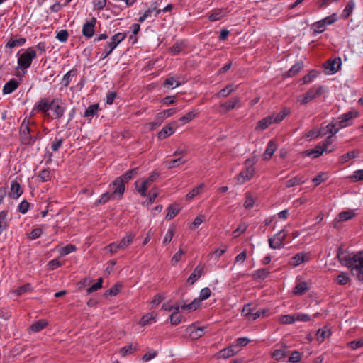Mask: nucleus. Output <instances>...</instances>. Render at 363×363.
I'll list each match as a JSON object with an SVG mask.
<instances>
[{
  "label": "nucleus",
  "instance_id": "obj_1",
  "mask_svg": "<svg viewBox=\"0 0 363 363\" xmlns=\"http://www.w3.org/2000/svg\"><path fill=\"white\" fill-rule=\"evenodd\" d=\"M59 99H54L49 101L48 99H40L35 106L38 111L44 114V116L51 119H60L64 115L65 108L59 104Z\"/></svg>",
  "mask_w": 363,
  "mask_h": 363
},
{
  "label": "nucleus",
  "instance_id": "obj_2",
  "mask_svg": "<svg viewBox=\"0 0 363 363\" xmlns=\"http://www.w3.org/2000/svg\"><path fill=\"white\" fill-rule=\"evenodd\" d=\"M340 262L350 268L352 274L359 281H363V254L359 252L352 257L344 255L340 251L337 255Z\"/></svg>",
  "mask_w": 363,
  "mask_h": 363
},
{
  "label": "nucleus",
  "instance_id": "obj_3",
  "mask_svg": "<svg viewBox=\"0 0 363 363\" xmlns=\"http://www.w3.org/2000/svg\"><path fill=\"white\" fill-rule=\"evenodd\" d=\"M257 162L255 157L248 159L245 162V168L236 176L238 184H242L250 180L255 174L254 165Z\"/></svg>",
  "mask_w": 363,
  "mask_h": 363
},
{
  "label": "nucleus",
  "instance_id": "obj_4",
  "mask_svg": "<svg viewBox=\"0 0 363 363\" xmlns=\"http://www.w3.org/2000/svg\"><path fill=\"white\" fill-rule=\"evenodd\" d=\"M325 91V88L324 86L318 85L314 86L310 89H308L305 94H303L298 99V101H300L301 104L305 105L310 101L315 99L316 97L320 96Z\"/></svg>",
  "mask_w": 363,
  "mask_h": 363
},
{
  "label": "nucleus",
  "instance_id": "obj_5",
  "mask_svg": "<svg viewBox=\"0 0 363 363\" xmlns=\"http://www.w3.org/2000/svg\"><path fill=\"white\" fill-rule=\"evenodd\" d=\"M36 57V52L33 48H28L18 59V65L22 69L28 68L33 59Z\"/></svg>",
  "mask_w": 363,
  "mask_h": 363
},
{
  "label": "nucleus",
  "instance_id": "obj_6",
  "mask_svg": "<svg viewBox=\"0 0 363 363\" xmlns=\"http://www.w3.org/2000/svg\"><path fill=\"white\" fill-rule=\"evenodd\" d=\"M159 173L157 172H152L150 174L147 179L143 181L141 183V185L138 186V181H136L135 182V186L137 189V191L140 194L141 196L145 197L147 195V190L148 187L155 182L157 180V179L159 177Z\"/></svg>",
  "mask_w": 363,
  "mask_h": 363
},
{
  "label": "nucleus",
  "instance_id": "obj_7",
  "mask_svg": "<svg viewBox=\"0 0 363 363\" xmlns=\"http://www.w3.org/2000/svg\"><path fill=\"white\" fill-rule=\"evenodd\" d=\"M29 121L24 119L20 128L21 140L23 144L30 145L35 141V138L30 135Z\"/></svg>",
  "mask_w": 363,
  "mask_h": 363
},
{
  "label": "nucleus",
  "instance_id": "obj_8",
  "mask_svg": "<svg viewBox=\"0 0 363 363\" xmlns=\"http://www.w3.org/2000/svg\"><path fill=\"white\" fill-rule=\"evenodd\" d=\"M200 306V301L199 299H194L190 303H186L184 301L182 303H177V304L171 306L172 310H174L173 313H179V308L187 311H195Z\"/></svg>",
  "mask_w": 363,
  "mask_h": 363
},
{
  "label": "nucleus",
  "instance_id": "obj_9",
  "mask_svg": "<svg viewBox=\"0 0 363 363\" xmlns=\"http://www.w3.org/2000/svg\"><path fill=\"white\" fill-rule=\"evenodd\" d=\"M286 233L284 230H280L273 238H269V245L272 249H278L284 245V241L286 238Z\"/></svg>",
  "mask_w": 363,
  "mask_h": 363
},
{
  "label": "nucleus",
  "instance_id": "obj_10",
  "mask_svg": "<svg viewBox=\"0 0 363 363\" xmlns=\"http://www.w3.org/2000/svg\"><path fill=\"white\" fill-rule=\"evenodd\" d=\"M242 106V103L239 97H233L228 101L220 105L223 113H227L235 108H239Z\"/></svg>",
  "mask_w": 363,
  "mask_h": 363
},
{
  "label": "nucleus",
  "instance_id": "obj_11",
  "mask_svg": "<svg viewBox=\"0 0 363 363\" xmlns=\"http://www.w3.org/2000/svg\"><path fill=\"white\" fill-rule=\"evenodd\" d=\"M96 21V18L93 17L89 21L86 22L83 25L82 30L83 35L87 38H90L94 36Z\"/></svg>",
  "mask_w": 363,
  "mask_h": 363
},
{
  "label": "nucleus",
  "instance_id": "obj_12",
  "mask_svg": "<svg viewBox=\"0 0 363 363\" xmlns=\"http://www.w3.org/2000/svg\"><path fill=\"white\" fill-rule=\"evenodd\" d=\"M125 183L119 179V177H117L111 184V186L114 187V190L113 191L112 194L115 198L121 199L123 196L125 186Z\"/></svg>",
  "mask_w": 363,
  "mask_h": 363
},
{
  "label": "nucleus",
  "instance_id": "obj_13",
  "mask_svg": "<svg viewBox=\"0 0 363 363\" xmlns=\"http://www.w3.org/2000/svg\"><path fill=\"white\" fill-rule=\"evenodd\" d=\"M358 116V112L357 111H348L342 114L339 117V127L340 128H345L350 125V121Z\"/></svg>",
  "mask_w": 363,
  "mask_h": 363
},
{
  "label": "nucleus",
  "instance_id": "obj_14",
  "mask_svg": "<svg viewBox=\"0 0 363 363\" xmlns=\"http://www.w3.org/2000/svg\"><path fill=\"white\" fill-rule=\"evenodd\" d=\"M342 61L340 57L329 59L325 64V69L328 70L331 74L337 72L340 68Z\"/></svg>",
  "mask_w": 363,
  "mask_h": 363
},
{
  "label": "nucleus",
  "instance_id": "obj_15",
  "mask_svg": "<svg viewBox=\"0 0 363 363\" xmlns=\"http://www.w3.org/2000/svg\"><path fill=\"white\" fill-rule=\"evenodd\" d=\"M190 338L196 340L203 335V328L201 327H196L194 325H189L186 329Z\"/></svg>",
  "mask_w": 363,
  "mask_h": 363
},
{
  "label": "nucleus",
  "instance_id": "obj_16",
  "mask_svg": "<svg viewBox=\"0 0 363 363\" xmlns=\"http://www.w3.org/2000/svg\"><path fill=\"white\" fill-rule=\"evenodd\" d=\"M331 152L333 151V149L328 150L323 148L320 145H318L313 150H308L303 152L306 156H313L314 158H317L320 156L324 152Z\"/></svg>",
  "mask_w": 363,
  "mask_h": 363
},
{
  "label": "nucleus",
  "instance_id": "obj_17",
  "mask_svg": "<svg viewBox=\"0 0 363 363\" xmlns=\"http://www.w3.org/2000/svg\"><path fill=\"white\" fill-rule=\"evenodd\" d=\"M308 256L304 252H300L292 257L289 262V264L295 267L308 261Z\"/></svg>",
  "mask_w": 363,
  "mask_h": 363
},
{
  "label": "nucleus",
  "instance_id": "obj_18",
  "mask_svg": "<svg viewBox=\"0 0 363 363\" xmlns=\"http://www.w3.org/2000/svg\"><path fill=\"white\" fill-rule=\"evenodd\" d=\"M157 317V314L155 312L148 313L144 315L140 322L139 324L142 326H145L148 325H151L156 322V318Z\"/></svg>",
  "mask_w": 363,
  "mask_h": 363
},
{
  "label": "nucleus",
  "instance_id": "obj_19",
  "mask_svg": "<svg viewBox=\"0 0 363 363\" xmlns=\"http://www.w3.org/2000/svg\"><path fill=\"white\" fill-rule=\"evenodd\" d=\"M174 131L175 128L174 125L170 123L162 128V129L158 133L157 137L160 140H163L172 135Z\"/></svg>",
  "mask_w": 363,
  "mask_h": 363
},
{
  "label": "nucleus",
  "instance_id": "obj_20",
  "mask_svg": "<svg viewBox=\"0 0 363 363\" xmlns=\"http://www.w3.org/2000/svg\"><path fill=\"white\" fill-rule=\"evenodd\" d=\"M277 150V145L274 141L270 140L268 143L267 147L263 154V159L264 160H269L272 158L274 152Z\"/></svg>",
  "mask_w": 363,
  "mask_h": 363
},
{
  "label": "nucleus",
  "instance_id": "obj_21",
  "mask_svg": "<svg viewBox=\"0 0 363 363\" xmlns=\"http://www.w3.org/2000/svg\"><path fill=\"white\" fill-rule=\"evenodd\" d=\"M203 273V266L198 265L194 272L189 277L187 281L190 284H193L198 279H199Z\"/></svg>",
  "mask_w": 363,
  "mask_h": 363
},
{
  "label": "nucleus",
  "instance_id": "obj_22",
  "mask_svg": "<svg viewBox=\"0 0 363 363\" xmlns=\"http://www.w3.org/2000/svg\"><path fill=\"white\" fill-rule=\"evenodd\" d=\"M354 216H355V213H354V211H352V210L340 212L338 214L337 218H335V220H334V226L335 227L336 226V225H335L336 223L348 220L352 218Z\"/></svg>",
  "mask_w": 363,
  "mask_h": 363
},
{
  "label": "nucleus",
  "instance_id": "obj_23",
  "mask_svg": "<svg viewBox=\"0 0 363 363\" xmlns=\"http://www.w3.org/2000/svg\"><path fill=\"white\" fill-rule=\"evenodd\" d=\"M273 124L272 120L270 116H268L262 120L259 121L256 127V131H263L267 129L270 125Z\"/></svg>",
  "mask_w": 363,
  "mask_h": 363
},
{
  "label": "nucleus",
  "instance_id": "obj_24",
  "mask_svg": "<svg viewBox=\"0 0 363 363\" xmlns=\"http://www.w3.org/2000/svg\"><path fill=\"white\" fill-rule=\"evenodd\" d=\"M359 155V150H354L351 152H349L345 155H342L339 158V162L341 164H343L347 162L349 160L357 157Z\"/></svg>",
  "mask_w": 363,
  "mask_h": 363
},
{
  "label": "nucleus",
  "instance_id": "obj_25",
  "mask_svg": "<svg viewBox=\"0 0 363 363\" xmlns=\"http://www.w3.org/2000/svg\"><path fill=\"white\" fill-rule=\"evenodd\" d=\"M23 193V190L21 187V185L16 180H13L11 184V196L13 198L19 197Z\"/></svg>",
  "mask_w": 363,
  "mask_h": 363
},
{
  "label": "nucleus",
  "instance_id": "obj_26",
  "mask_svg": "<svg viewBox=\"0 0 363 363\" xmlns=\"http://www.w3.org/2000/svg\"><path fill=\"white\" fill-rule=\"evenodd\" d=\"M269 274L267 269L262 268L252 272V277L256 281L264 280Z\"/></svg>",
  "mask_w": 363,
  "mask_h": 363
},
{
  "label": "nucleus",
  "instance_id": "obj_27",
  "mask_svg": "<svg viewBox=\"0 0 363 363\" xmlns=\"http://www.w3.org/2000/svg\"><path fill=\"white\" fill-rule=\"evenodd\" d=\"M26 38H10L7 43L6 44V48H9L10 49L14 48L16 47L22 46L26 43Z\"/></svg>",
  "mask_w": 363,
  "mask_h": 363
},
{
  "label": "nucleus",
  "instance_id": "obj_28",
  "mask_svg": "<svg viewBox=\"0 0 363 363\" xmlns=\"http://www.w3.org/2000/svg\"><path fill=\"white\" fill-rule=\"evenodd\" d=\"M18 86V83L15 79H11L6 82L3 88V92L5 94H11Z\"/></svg>",
  "mask_w": 363,
  "mask_h": 363
},
{
  "label": "nucleus",
  "instance_id": "obj_29",
  "mask_svg": "<svg viewBox=\"0 0 363 363\" xmlns=\"http://www.w3.org/2000/svg\"><path fill=\"white\" fill-rule=\"evenodd\" d=\"M138 173V168H133L127 171L125 173L123 174L121 176L118 177L125 184L128 183L130 179H132L135 176H136Z\"/></svg>",
  "mask_w": 363,
  "mask_h": 363
},
{
  "label": "nucleus",
  "instance_id": "obj_30",
  "mask_svg": "<svg viewBox=\"0 0 363 363\" xmlns=\"http://www.w3.org/2000/svg\"><path fill=\"white\" fill-rule=\"evenodd\" d=\"M309 289L308 284L305 281L299 282L294 288L293 293L296 296H301Z\"/></svg>",
  "mask_w": 363,
  "mask_h": 363
},
{
  "label": "nucleus",
  "instance_id": "obj_31",
  "mask_svg": "<svg viewBox=\"0 0 363 363\" xmlns=\"http://www.w3.org/2000/svg\"><path fill=\"white\" fill-rule=\"evenodd\" d=\"M289 111L286 108H283L277 114H272L270 117L273 123H279L289 114Z\"/></svg>",
  "mask_w": 363,
  "mask_h": 363
},
{
  "label": "nucleus",
  "instance_id": "obj_32",
  "mask_svg": "<svg viewBox=\"0 0 363 363\" xmlns=\"http://www.w3.org/2000/svg\"><path fill=\"white\" fill-rule=\"evenodd\" d=\"M306 181V179L303 178L302 176H297L289 180H288L286 182V188H291L297 185L302 184L305 183Z\"/></svg>",
  "mask_w": 363,
  "mask_h": 363
},
{
  "label": "nucleus",
  "instance_id": "obj_33",
  "mask_svg": "<svg viewBox=\"0 0 363 363\" xmlns=\"http://www.w3.org/2000/svg\"><path fill=\"white\" fill-rule=\"evenodd\" d=\"M48 323L45 319H40L34 323L31 326L30 329L33 332L38 333L44 329L46 326H48Z\"/></svg>",
  "mask_w": 363,
  "mask_h": 363
},
{
  "label": "nucleus",
  "instance_id": "obj_34",
  "mask_svg": "<svg viewBox=\"0 0 363 363\" xmlns=\"http://www.w3.org/2000/svg\"><path fill=\"white\" fill-rule=\"evenodd\" d=\"M237 352L234 351L233 347H228L220 350L218 352V357L227 359L233 356Z\"/></svg>",
  "mask_w": 363,
  "mask_h": 363
},
{
  "label": "nucleus",
  "instance_id": "obj_35",
  "mask_svg": "<svg viewBox=\"0 0 363 363\" xmlns=\"http://www.w3.org/2000/svg\"><path fill=\"white\" fill-rule=\"evenodd\" d=\"M41 182H46L52 179V174L49 169H45L40 171L37 175Z\"/></svg>",
  "mask_w": 363,
  "mask_h": 363
},
{
  "label": "nucleus",
  "instance_id": "obj_36",
  "mask_svg": "<svg viewBox=\"0 0 363 363\" xmlns=\"http://www.w3.org/2000/svg\"><path fill=\"white\" fill-rule=\"evenodd\" d=\"M331 334L330 330L327 328H320L317 331V340L319 342H322L324 341L326 337L330 336Z\"/></svg>",
  "mask_w": 363,
  "mask_h": 363
},
{
  "label": "nucleus",
  "instance_id": "obj_37",
  "mask_svg": "<svg viewBox=\"0 0 363 363\" xmlns=\"http://www.w3.org/2000/svg\"><path fill=\"white\" fill-rule=\"evenodd\" d=\"M126 38V34L123 33H118L115 34L108 43L117 47V45Z\"/></svg>",
  "mask_w": 363,
  "mask_h": 363
},
{
  "label": "nucleus",
  "instance_id": "obj_38",
  "mask_svg": "<svg viewBox=\"0 0 363 363\" xmlns=\"http://www.w3.org/2000/svg\"><path fill=\"white\" fill-rule=\"evenodd\" d=\"M134 237L135 235L131 233L126 235L119 242V247H121V249L126 248L129 245L132 243Z\"/></svg>",
  "mask_w": 363,
  "mask_h": 363
},
{
  "label": "nucleus",
  "instance_id": "obj_39",
  "mask_svg": "<svg viewBox=\"0 0 363 363\" xmlns=\"http://www.w3.org/2000/svg\"><path fill=\"white\" fill-rule=\"evenodd\" d=\"M7 211H2L0 212V235L5 230L8 226V222L6 220Z\"/></svg>",
  "mask_w": 363,
  "mask_h": 363
},
{
  "label": "nucleus",
  "instance_id": "obj_40",
  "mask_svg": "<svg viewBox=\"0 0 363 363\" xmlns=\"http://www.w3.org/2000/svg\"><path fill=\"white\" fill-rule=\"evenodd\" d=\"M180 209L177 207V205H171L167 208V213L166 215V218L167 220H172L174 218L176 215L178 214Z\"/></svg>",
  "mask_w": 363,
  "mask_h": 363
},
{
  "label": "nucleus",
  "instance_id": "obj_41",
  "mask_svg": "<svg viewBox=\"0 0 363 363\" xmlns=\"http://www.w3.org/2000/svg\"><path fill=\"white\" fill-rule=\"evenodd\" d=\"M234 91L233 84H229L226 86L225 88L220 90L219 92H218L216 96L218 98L220 97H227L233 91Z\"/></svg>",
  "mask_w": 363,
  "mask_h": 363
},
{
  "label": "nucleus",
  "instance_id": "obj_42",
  "mask_svg": "<svg viewBox=\"0 0 363 363\" xmlns=\"http://www.w3.org/2000/svg\"><path fill=\"white\" fill-rule=\"evenodd\" d=\"M325 128H322V127L318 130H311L306 133V138H307L308 140H311L312 138H316L319 135H325L326 132H323Z\"/></svg>",
  "mask_w": 363,
  "mask_h": 363
},
{
  "label": "nucleus",
  "instance_id": "obj_43",
  "mask_svg": "<svg viewBox=\"0 0 363 363\" xmlns=\"http://www.w3.org/2000/svg\"><path fill=\"white\" fill-rule=\"evenodd\" d=\"M255 201L256 199L250 193H246L244 207L246 209H250L254 206Z\"/></svg>",
  "mask_w": 363,
  "mask_h": 363
},
{
  "label": "nucleus",
  "instance_id": "obj_44",
  "mask_svg": "<svg viewBox=\"0 0 363 363\" xmlns=\"http://www.w3.org/2000/svg\"><path fill=\"white\" fill-rule=\"evenodd\" d=\"M114 198H115V196H113L112 193L111 194L109 192H106V193L103 194L101 196L100 199L96 201L95 205L99 206V205H101V204H105L109 200H111V199H114Z\"/></svg>",
  "mask_w": 363,
  "mask_h": 363
},
{
  "label": "nucleus",
  "instance_id": "obj_45",
  "mask_svg": "<svg viewBox=\"0 0 363 363\" xmlns=\"http://www.w3.org/2000/svg\"><path fill=\"white\" fill-rule=\"evenodd\" d=\"M355 6V2L354 0H350L343 10V16L345 18H347L350 16V15L352 13L353 9Z\"/></svg>",
  "mask_w": 363,
  "mask_h": 363
},
{
  "label": "nucleus",
  "instance_id": "obj_46",
  "mask_svg": "<svg viewBox=\"0 0 363 363\" xmlns=\"http://www.w3.org/2000/svg\"><path fill=\"white\" fill-rule=\"evenodd\" d=\"M99 111V105L97 104H92L88 107V108L85 111L84 116V117H91L94 116Z\"/></svg>",
  "mask_w": 363,
  "mask_h": 363
},
{
  "label": "nucleus",
  "instance_id": "obj_47",
  "mask_svg": "<svg viewBox=\"0 0 363 363\" xmlns=\"http://www.w3.org/2000/svg\"><path fill=\"white\" fill-rule=\"evenodd\" d=\"M224 16V12L221 9L213 11L208 16V19L211 21H216L221 19Z\"/></svg>",
  "mask_w": 363,
  "mask_h": 363
},
{
  "label": "nucleus",
  "instance_id": "obj_48",
  "mask_svg": "<svg viewBox=\"0 0 363 363\" xmlns=\"http://www.w3.org/2000/svg\"><path fill=\"white\" fill-rule=\"evenodd\" d=\"M303 67V64L302 62H297L292 66V67L289 69L288 75L289 77H293L298 74Z\"/></svg>",
  "mask_w": 363,
  "mask_h": 363
},
{
  "label": "nucleus",
  "instance_id": "obj_49",
  "mask_svg": "<svg viewBox=\"0 0 363 363\" xmlns=\"http://www.w3.org/2000/svg\"><path fill=\"white\" fill-rule=\"evenodd\" d=\"M337 282L340 285H345L350 281V276L347 272H341L336 278Z\"/></svg>",
  "mask_w": 363,
  "mask_h": 363
},
{
  "label": "nucleus",
  "instance_id": "obj_50",
  "mask_svg": "<svg viewBox=\"0 0 363 363\" xmlns=\"http://www.w3.org/2000/svg\"><path fill=\"white\" fill-rule=\"evenodd\" d=\"M198 114V112L196 111H190L187 113L184 116L181 117L179 118V121L182 122V124H185L191 121L192 119H194L196 115Z\"/></svg>",
  "mask_w": 363,
  "mask_h": 363
},
{
  "label": "nucleus",
  "instance_id": "obj_51",
  "mask_svg": "<svg viewBox=\"0 0 363 363\" xmlns=\"http://www.w3.org/2000/svg\"><path fill=\"white\" fill-rule=\"evenodd\" d=\"M204 184H201L198 186L194 188L189 194H186V198L188 200L192 199L194 196L199 194L201 190L203 189Z\"/></svg>",
  "mask_w": 363,
  "mask_h": 363
},
{
  "label": "nucleus",
  "instance_id": "obj_52",
  "mask_svg": "<svg viewBox=\"0 0 363 363\" xmlns=\"http://www.w3.org/2000/svg\"><path fill=\"white\" fill-rule=\"evenodd\" d=\"M296 321L294 315H284L279 318V322L281 324H292Z\"/></svg>",
  "mask_w": 363,
  "mask_h": 363
},
{
  "label": "nucleus",
  "instance_id": "obj_53",
  "mask_svg": "<svg viewBox=\"0 0 363 363\" xmlns=\"http://www.w3.org/2000/svg\"><path fill=\"white\" fill-rule=\"evenodd\" d=\"M155 13V16L160 13L161 10L157 9V2H153L151 6L147 9L144 13L147 15V17L149 18L152 13Z\"/></svg>",
  "mask_w": 363,
  "mask_h": 363
},
{
  "label": "nucleus",
  "instance_id": "obj_54",
  "mask_svg": "<svg viewBox=\"0 0 363 363\" xmlns=\"http://www.w3.org/2000/svg\"><path fill=\"white\" fill-rule=\"evenodd\" d=\"M318 76V72L315 70H311L309 72V73L306 75H305L302 79L301 81L303 82V84H308L311 82H312L315 78H316Z\"/></svg>",
  "mask_w": 363,
  "mask_h": 363
},
{
  "label": "nucleus",
  "instance_id": "obj_55",
  "mask_svg": "<svg viewBox=\"0 0 363 363\" xmlns=\"http://www.w3.org/2000/svg\"><path fill=\"white\" fill-rule=\"evenodd\" d=\"M312 28L315 33H321L323 31H325L326 26L324 25V23L320 20L318 22L314 23L312 26Z\"/></svg>",
  "mask_w": 363,
  "mask_h": 363
},
{
  "label": "nucleus",
  "instance_id": "obj_56",
  "mask_svg": "<svg viewBox=\"0 0 363 363\" xmlns=\"http://www.w3.org/2000/svg\"><path fill=\"white\" fill-rule=\"evenodd\" d=\"M254 310L251 308L250 304L245 305L242 310V315L247 318L249 320H251L252 317Z\"/></svg>",
  "mask_w": 363,
  "mask_h": 363
},
{
  "label": "nucleus",
  "instance_id": "obj_57",
  "mask_svg": "<svg viewBox=\"0 0 363 363\" xmlns=\"http://www.w3.org/2000/svg\"><path fill=\"white\" fill-rule=\"evenodd\" d=\"M186 162L185 160H183L182 158H178L175 160H172L167 162V166L168 169H173L177 167H179L182 164H184Z\"/></svg>",
  "mask_w": 363,
  "mask_h": 363
},
{
  "label": "nucleus",
  "instance_id": "obj_58",
  "mask_svg": "<svg viewBox=\"0 0 363 363\" xmlns=\"http://www.w3.org/2000/svg\"><path fill=\"white\" fill-rule=\"evenodd\" d=\"M248 225L245 223H240L233 233L234 238H238L241 234L244 233Z\"/></svg>",
  "mask_w": 363,
  "mask_h": 363
},
{
  "label": "nucleus",
  "instance_id": "obj_59",
  "mask_svg": "<svg viewBox=\"0 0 363 363\" xmlns=\"http://www.w3.org/2000/svg\"><path fill=\"white\" fill-rule=\"evenodd\" d=\"M136 350L135 347H133V345H129L122 347L120 350V354L122 357H125L128 354H133Z\"/></svg>",
  "mask_w": 363,
  "mask_h": 363
},
{
  "label": "nucleus",
  "instance_id": "obj_60",
  "mask_svg": "<svg viewBox=\"0 0 363 363\" xmlns=\"http://www.w3.org/2000/svg\"><path fill=\"white\" fill-rule=\"evenodd\" d=\"M181 84H182L179 82L175 80L172 77H168L164 82V86L167 87L172 86V88H176L179 86Z\"/></svg>",
  "mask_w": 363,
  "mask_h": 363
},
{
  "label": "nucleus",
  "instance_id": "obj_61",
  "mask_svg": "<svg viewBox=\"0 0 363 363\" xmlns=\"http://www.w3.org/2000/svg\"><path fill=\"white\" fill-rule=\"evenodd\" d=\"M350 178L353 182H357L363 180V169L354 171L353 174L350 176Z\"/></svg>",
  "mask_w": 363,
  "mask_h": 363
},
{
  "label": "nucleus",
  "instance_id": "obj_62",
  "mask_svg": "<svg viewBox=\"0 0 363 363\" xmlns=\"http://www.w3.org/2000/svg\"><path fill=\"white\" fill-rule=\"evenodd\" d=\"M69 37V33L67 30H61L57 33V39L62 43H65Z\"/></svg>",
  "mask_w": 363,
  "mask_h": 363
},
{
  "label": "nucleus",
  "instance_id": "obj_63",
  "mask_svg": "<svg viewBox=\"0 0 363 363\" xmlns=\"http://www.w3.org/2000/svg\"><path fill=\"white\" fill-rule=\"evenodd\" d=\"M174 227L169 228L163 239L162 242L164 245H167L171 242V240H172V238L174 236Z\"/></svg>",
  "mask_w": 363,
  "mask_h": 363
},
{
  "label": "nucleus",
  "instance_id": "obj_64",
  "mask_svg": "<svg viewBox=\"0 0 363 363\" xmlns=\"http://www.w3.org/2000/svg\"><path fill=\"white\" fill-rule=\"evenodd\" d=\"M211 294V291L209 288H208V287L203 288L201 290L200 296L198 299L200 301V302L201 301L206 300L207 298H208L210 297Z\"/></svg>",
  "mask_w": 363,
  "mask_h": 363
}]
</instances>
